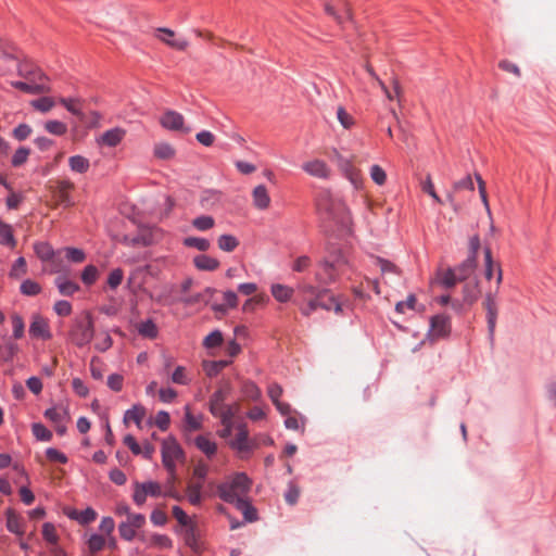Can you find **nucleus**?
<instances>
[{
  "label": "nucleus",
  "mask_w": 556,
  "mask_h": 556,
  "mask_svg": "<svg viewBox=\"0 0 556 556\" xmlns=\"http://www.w3.org/2000/svg\"><path fill=\"white\" fill-rule=\"evenodd\" d=\"M315 204L320 226L326 232L350 228L352 219L349 210L328 190L318 192Z\"/></svg>",
  "instance_id": "nucleus-1"
},
{
  "label": "nucleus",
  "mask_w": 556,
  "mask_h": 556,
  "mask_svg": "<svg viewBox=\"0 0 556 556\" xmlns=\"http://www.w3.org/2000/svg\"><path fill=\"white\" fill-rule=\"evenodd\" d=\"M251 485L252 480L244 472H238L230 481L217 486L218 496L227 503L236 504L238 501L245 500Z\"/></svg>",
  "instance_id": "nucleus-2"
},
{
  "label": "nucleus",
  "mask_w": 556,
  "mask_h": 556,
  "mask_svg": "<svg viewBox=\"0 0 556 556\" xmlns=\"http://www.w3.org/2000/svg\"><path fill=\"white\" fill-rule=\"evenodd\" d=\"M345 267H350V263L342 253H339L332 261L319 262L315 271V280L320 286H328L345 273Z\"/></svg>",
  "instance_id": "nucleus-3"
},
{
  "label": "nucleus",
  "mask_w": 556,
  "mask_h": 556,
  "mask_svg": "<svg viewBox=\"0 0 556 556\" xmlns=\"http://www.w3.org/2000/svg\"><path fill=\"white\" fill-rule=\"evenodd\" d=\"M317 308H323L325 311L333 309L337 314L342 311L341 303H339L326 288H323L320 294L315 298L307 299V304L300 306L301 313L305 316H311Z\"/></svg>",
  "instance_id": "nucleus-4"
},
{
  "label": "nucleus",
  "mask_w": 556,
  "mask_h": 556,
  "mask_svg": "<svg viewBox=\"0 0 556 556\" xmlns=\"http://www.w3.org/2000/svg\"><path fill=\"white\" fill-rule=\"evenodd\" d=\"M185 459V453L174 438H167L162 443V463L168 473L176 469V463Z\"/></svg>",
  "instance_id": "nucleus-5"
},
{
  "label": "nucleus",
  "mask_w": 556,
  "mask_h": 556,
  "mask_svg": "<svg viewBox=\"0 0 556 556\" xmlns=\"http://www.w3.org/2000/svg\"><path fill=\"white\" fill-rule=\"evenodd\" d=\"M228 444L242 459L248 458L252 451L257 447V444L249 438V431L244 424L237 426V434Z\"/></svg>",
  "instance_id": "nucleus-6"
},
{
  "label": "nucleus",
  "mask_w": 556,
  "mask_h": 556,
  "mask_svg": "<svg viewBox=\"0 0 556 556\" xmlns=\"http://www.w3.org/2000/svg\"><path fill=\"white\" fill-rule=\"evenodd\" d=\"M132 501L137 506H142L148 496L159 497L163 496V486L156 481H135L132 484Z\"/></svg>",
  "instance_id": "nucleus-7"
},
{
  "label": "nucleus",
  "mask_w": 556,
  "mask_h": 556,
  "mask_svg": "<svg viewBox=\"0 0 556 556\" xmlns=\"http://www.w3.org/2000/svg\"><path fill=\"white\" fill-rule=\"evenodd\" d=\"M93 337V323L89 316L77 321L70 332L71 341L78 348L87 345Z\"/></svg>",
  "instance_id": "nucleus-8"
},
{
  "label": "nucleus",
  "mask_w": 556,
  "mask_h": 556,
  "mask_svg": "<svg viewBox=\"0 0 556 556\" xmlns=\"http://www.w3.org/2000/svg\"><path fill=\"white\" fill-rule=\"evenodd\" d=\"M75 185L68 179L58 180L52 189L53 198L56 204L70 207L74 205L71 192L74 190Z\"/></svg>",
  "instance_id": "nucleus-9"
},
{
  "label": "nucleus",
  "mask_w": 556,
  "mask_h": 556,
  "mask_svg": "<svg viewBox=\"0 0 556 556\" xmlns=\"http://www.w3.org/2000/svg\"><path fill=\"white\" fill-rule=\"evenodd\" d=\"M155 36L159 40L178 51H185L189 46L187 39L182 37L176 38L174 30L169 28H157Z\"/></svg>",
  "instance_id": "nucleus-10"
},
{
  "label": "nucleus",
  "mask_w": 556,
  "mask_h": 556,
  "mask_svg": "<svg viewBox=\"0 0 556 556\" xmlns=\"http://www.w3.org/2000/svg\"><path fill=\"white\" fill-rule=\"evenodd\" d=\"M451 332V320L445 315L433 316L430 320V336L433 339L445 338Z\"/></svg>",
  "instance_id": "nucleus-11"
},
{
  "label": "nucleus",
  "mask_w": 556,
  "mask_h": 556,
  "mask_svg": "<svg viewBox=\"0 0 556 556\" xmlns=\"http://www.w3.org/2000/svg\"><path fill=\"white\" fill-rule=\"evenodd\" d=\"M482 305L486 311L489 334L491 338H493L497 319V305L495 294L488 293Z\"/></svg>",
  "instance_id": "nucleus-12"
},
{
  "label": "nucleus",
  "mask_w": 556,
  "mask_h": 556,
  "mask_svg": "<svg viewBox=\"0 0 556 556\" xmlns=\"http://www.w3.org/2000/svg\"><path fill=\"white\" fill-rule=\"evenodd\" d=\"M160 124L162 127L168 130H184L185 118L180 113L173 110H167L160 117Z\"/></svg>",
  "instance_id": "nucleus-13"
},
{
  "label": "nucleus",
  "mask_w": 556,
  "mask_h": 556,
  "mask_svg": "<svg viewBox=\"0 0 556 556\" xmlns=\"http://www.w3.org/2000/svg\"><path fill=\"white\" fill-rule=\"evenodd\" d=\"M302 169L311 176L326 179L330 175V169L321 160H312L302 165Z\"/></svg>",
  "instance_id": "nucleus-14"
},
{
  "label": "nucleus",
  "mask_w": 556,
  "mask_h": 556,
  "mask_svg": "<svg viewBox=\"0 0 556 556\" xmlns=\"http://www.w3.org/2000/svg\"><path fill=\"white\" fill-rule=\"evenodd\" d=\"M29 333L35 338H41L43 340L50 339L51 332L49 330V324L47 319L39 315H35L29 326Z\"/></svg>",
  "instance_id": "nucleus-15"
},
{
  "label": "nucleus",
  "mask_w": 556,
  "mask_h": 556,
  "mask_svg": "<svg viewBox=\"0 0 556 556\" xmlns=\"http://www.w3.org/2000/svg\"><path fill=\"white\" fill-rule=\"evenodd\" d=\"M125 134L126 131L118 127L109 129L98 138V143L101 146L114 148L122 142Z\"/></svg>",
  "instance_id": "nucleus-16"
},
{
  "label": "nucleus",
  "mask_w": 556,
  "mask_h": 556,
  "mask_svg": "<svg viewBox=\"0 0 556 556\" xmlns=\"http://www.w3.org/2000/svg\"><path fill=\"white\" fill-rule=\"evenodd\" d=\"M36 255L43 262L51 261L53 263V267L51 269L52 273L61 271L60 266L54 262L55 252L53 248L47 242H38L34 245Z\"/></svg>",
  "instance_id": "nucleus-17"
},
{
  "label": "nucleus",
  "mask_w": 556,
  "mask_h": 556,
  "mask_svg": "<svg viewBox=\"0 0 556 556\" xmlns=\"http://www.w3.org/2000/svg\"><path fill=\"white\" fill-rule=\"evenodd\" d=\"M18 75L27 79L28 81L47 83L48 78L41 71L28 63H21L17 67Z\"/></svg>",
  "instance_id": "nucleus-18"
},
{
  "label": "nucleus",
  "mask_w": 556,
  "mask_h": 556,
  "mask_svg": "<svg viewBox=\"0 0 556 556\" xmlns=\"http://www.w3.org/2000/svg\"><path fill=\"white\" fill-rule=\"evenodd\" d=\"M253 205L261 211L270 206V197L264 185L256 186L252 191Z\"/></svg>",
  "instance_id": "nucleus-19"
},
{
  "label": "nucleus",
  "mask_w": 556,
  "mask_h": 556,
  "mask_svg": "<svg viewBox=\"0 0 556 556\" xmlns=\"http://www.w3.org/2000/svg\"><path fill=\"white\" fill-rule=\"evenodd\" d=\"M12 86L26 93L37 94L50 91V87L47 83L38 81H13Z\"/></svg>",
  "instance_id": "nucleus-20"
},
{
  "label": "nucleus",
  "mask_w": 556,
  "mask_h": 556,
  "mask_svg": "<svg viewBox=\"0 0 556 556\" xmlns=\"http://www.w3.org/2000/svg\"><path fill=\"white\" fill-rule=\"evenodd\" d=\"M374 263L377 267H379L386 282H392V278L400 275L399 268L393 263L387 260H383L381 257H375Z\"/></svg>",
  "instance_id": "nucleus-21"
},
{
  "label": "nucleus",
  "mask_w": 556,
  "mask_h": 556,
  "mask_svg": "<svg viewBox=\"0 0 556 556\" xmlns=\"http://www.w3.org/2000/svg\"><path fill=\"white\" fill-rule=\"evenodd\" d=\"M5 516H7L8 530L14 534L23 535V533H24L23 519L13 509H8L5 513Z\"/></svg>",
  "instance_id": "nucleus-22"
},
{
  "label": "nucleus",
  "mask_w": 556,
  "mask_h": 556,
  "mask_svg": "<svg viewBox=\"0 0 556 556\" xmlns=\"http://www.w3.org/2000/svg\"><path fill=\"white\" fill-rule=\"evenodd\" d=\"M229 393V387L226 386L224 388H220L216 390L210 400V412L212 415L217 413L219 409H222L226 404L224 403L227 399V395Z\"/></svg>",
  "instance_id": "nucleus-23"
},
{
  "label": "nucleus",
  "mask_w": 556,
  "mask_h": 556,
  "mask_svg": "<svg viewBox=\"0 0 556 556\" xmlns=\"http://www.w3.org/2000/svg\"><path fill=\"white\" fill-rule=\"evenodd\" d=\"M477 260L475 255H469L459 266L454 268L459 281L467 279L475 270Z\"/></svg>",
  "instance_id": "nucleus-24"
},
{
  "label": "nucleus",
  "mask_w": 556,
  "mask_h": 556,
  "mask_svg": "<svg viewBox=\"0 0 556 556\" xmlns=\"http://www.w3.org/2000/svg\"><path fill=\"white\" fill-rule=\"evenodd\" d=\"M54 283L59 292L64 296H72L79 290V286L76 282L68 280L63 276L56 277Z\"/></svg>",
  "instance_id": "nucleus-25"
},
{
  "label": "nucleus",
  "mask_w": 556,
  "mask_h": 556,
  "mask_svg": "<svg viewBox=\"0 0 556 556\" xmlns=\"http://www.w3.org/2000/svg\"><path fill=\"white\" fill-rule=\"evenodd\" d=\"M194 266L200 270L213 271L219 267L218 260L205 254H200L193 258Z\"/></svg>",
  "instance_id": "nucleus-26"
},
{
  "label": "nucleus",
  "mask_w": 556,
  "mask_h": 556,
  "mask_svg": "<svg viewBox=\"0 0 556 556\" xmlns=\"http://www.w3.org/2000/svg\"><path fill=\"white\" fill-rule=\"evenodd\" d=\"M195 446L204 453L207 457L215 455L217 445L206 435H199L194 440Z\"/></svg>",
  "instance_id": "nucleus-27"
},
{
  "label": "nucleus",
  "mask_w": 556,
  "mask_h": 556,
  "mask_svg": "<svg viewBox=\"0 0 556 556\" xmlns=\"http://www.w3.org/2000/svg\"><path fill=\"white\" fill-rule=\"evenodd\" d=\"M222 200V192L215 189H206L201 193L200 203L203 207L208 208L218 204Z\"/></svg>",
  "instance_id": "nucleus-28"
},
{
  "label": "nucleus",
  "mask_w": 556,
  "mask_h": 556,
  "mask_svg": "<svg viewBox=\"0 0 556 556\" xmlns=\"http://www.w3.org/2000/svg\"><path fill=\"white\" fill-rule=\"evenodd\" d=\"M169 477L163 488V496H167L174 498L176 501H181L182 495L176 489L177 475L176 469H174L173 473H168Z\"/></svg>",
  "instance_id": "nucleus-29"
},
{
  "label": "nucleus",
  "mask_w": 556,
  "mask_h": 556,
  "mask_svg": "<svg viewBox=\"0 0 556 556\" xmlns=\"http://www.w3.org/2000/svg\"><path fill=\"white\" fill-rule=\"evenodd\" d=\"M273 296L281 303L288 302L292 295H293V289L281 285V283H274L270 288Z\"/></svg>",
  "instance_id": "nucleus-30"
},
{
  "label": "nucleus",
  "mask_w": 556,
  "mask_h": 556,
  "mask_svg": "<svg viewBox=\"0 0 556 556\" xmlns=\"http://www.w3.org/2000/svg\"><path fill=\"white\" fill-rule=\"evenodd\" d=\"M321 290L323 288L320 289L306 281H302L298 286V291L302 296L303 305L307 304V299L315 298L316 295L320 294Z\"/></svg>",
  "instance_id": "nucleus-31"
},
{
  "label": "nucleus",
  "mask_w": 556,
  "mask_h": 556,
  "mask_svg": "<svg viewBox=\"0 0 556 556\" xmlns=\"http://www.w3.org/2000/svg\"><path fill=\"white\" fill-rule=\"evenodd\" d=\"M202 482H190L187 485L186 492L188 501L191 505L198 506L202 502Z\"/></svg>",
  "instance_id": "nucleus-32"
},
{
  "label": "nucleus",
  "mask_w": 556,
  "mask_h": 556,
  "mask_svg": "<svg viewBox=\"0 0 556 556\" xmlns=\"http://www.w3.org/2000/svg\"><path fill=\"white\" fill-rule=\"evenodd\" d=\"M0 244L8 245L11 249L16 245L12 227L3 222H0Z\"/></svg>",
  "instance_id": "nucleus-33"
},
{
  "label": "nucleus",
  "mask_w": 556,
  "mask_h": 556,
  "mask_svg": "<svg viewBox=\"0 0 556 556\" xmlns=\"http://www.w3.org/2000/svg\"><path fill=\"white\" fill-rule=\"evenodd\" d=\"M185 429L187 431H197L202 428V416H194L191 414L190 406H185Z\"/></svg>",
  "instance_id": "nucleus-34"
},
{
  "label": "nucleus",
  "mask_w": 556,
  "mask_h": 556,
  "mask_svg": "<svg viewBox=\"0 0 556 556\" xmlns=\"http://www.w3.org/2000/svg\"><path fill=\"white\" fill-rule=\"evenodd\" d=\"M79 102L80 101L78 99H72V98H61L60 99V103L63 104L68 112L76 115L81 122H85L86 115L83 113V111L79 106Z\"/></svg>",
  "instance_id": "nucleus-35"
},
{
  "label": "nucleus",
  "mask_w": 556,
  "mask_h": 556,
  "mask_svg": "<svg viewBox=\"0 0 556 556\" xmlns=\"http://www.w3.org/2000/svg\"><path fill=\"white\" fill-rule=\"evenodd\" d=\"M68 165L73 172H76L79 174L86 173L90 167L89 160L83 155L71 156L68 159Z\"/></svg>",
  "instance_id": "nucleus-36"
},
{
  "label": "nucleus",
  "mask_w": 556,
  "mask_h": 556,
  "mask_svg": "<svg viewBox=\"0 0 556 556\" xmlns=\"http://www.w3.org/2000/svg\"><path fill=\"white\" fill-rule=\"evenodd\" d=\"M217 245L222 251L232 252L239 245V240L232 235H222L217 239Z\"/></svg>",
  "instance_id": "nucleus-37"
},
{
  "label": "nucleus",
  "mask_w": 556,
  "mask_h": 556,
  "mask_svg": "<svg viewBox=\"0 0 556 556\" xmlns=\"http://www.w3.org/2000/svg\"><path fill=\"white\" fill-rule=\"evenodd\" d=\"M154 155L161 160H170L175 156V149L166 142H160L154 146Z\"/></svg>",
  "instance_id": "nucleus-38"
},
{
  "label": "nucleus",
  "mask_w": 556,
  "mask_h": 556,
  "mask_svg": "<svg viewBox=\"0 0 556 556\" xmlns=\"http://www.w3.org/2000/svg\"><path fill=\"white\" fill-rule=\"evenodd\" d=\"M137 330L144 338L154 339L157 337V327L151 319L140 323Z\"/></svg>",
  "instance_id": "nucleus-39"
},
{
  "label": "nucleus",
  "mask_w": 556,
  "mask_h": 556,
  "mask_svg": "<svg viewBox=\"0 0 556 556\" xmlns=\"http://www.w3.org/2000/svg\"><path fill=\"white\" fill-rule=\"evenodd\" d=\"M235 505L242 511L247 521L251 522L257 519L256 509L247 500L238 501Z\"/></svg>",
  "instance_id": "nucleus-40"
},
{
  "label": "nucleus",
  "mask_w": 556,
  "mask_h": 556,
  "mask_svg": "<svg viewBox=\"0 0 556 556\" xmlns=\"http://www.w3.org/2000/svg\"><path fill=\"white\" fill-rule=\"evenodd\" d=\"M184 244L189 248H194L201 252H205L210 249L211 243L207 239L198 237H187L184 239Z\"/></svg>",
  "instance_id": "nucleus-41"
},
{
  "label": "nucleus",
  "mask_w": 556,
  "mask_h": 556,
  "mask_svg": "<svg viewBox=\"0 0 556 556\" xmlns=\"http://www.w3.org/2000/svg\"><path fill=\"white\" fill-rule=\"evenodd\" d=\"M191 224L195 229L200 231H206L214 227L215 220L212 216L201 215L195 217Z\"/></svg>",
  "instance_id": "nucleus-42"
},
{
  "label": "nucleus",
  "mask_w": 556,
  "mask_h": 556,
  "mask_svg": "<svg viewBox=\"0 0 556 556\" xmlns=\"http://www.w3.org/2000/svg\"><path fill=\"white\" fill-rule=\"evenodd\" d=\"M242 393L243 395L252 401H257L261 397V390L252 381H244L242 384Z\"/></svg>",
  "instance_id": "nucleus-43"
},
{
  "label": "nucleus",
  "mask_w": 556,
  "mask_h": 556,
  "mask_svg": "<svg viewBox=\"0 0 556 556\" xmlns=\"http://www.w3.org/2000/svg\"><path fill=\"white\" fill-rule=\"evenodd\" d=\"M223 341V333L219 330H214L204 338L203 345L206 349H215L217 346H220Z\"/></svg>",
  "instance_id": "nucleus-44"
},
{
  "label": "nucleus",
  "mask_w": 556,
  "mask_h": 556,
  "mask_svg": "<svg viewBox=\"0 0 556 556\" xmlns=\"http://www.w3.org/2000/svg\"><path fill=\"white\" fill-rule=\"evenodd\" d=\"M98 276H99L98 268L93 265H88L84 268V270L81 273V281L86 286H91L97 281Z\"/></svg>",
  "instance_id": "nucleus-45"
},
{
  "label": "nucleus",
  "mask_w": 556,
  "mask_h": 556,
  "mask_svg": "<svg viewBox=\"0 0 556 556\" xmlns=\"http://www.w3.org/2000/svg\"><path fill=\"white\" fill-rule=\"evenodd\" d=\"M421 190L426 193H428L437 203L441 204L442 200L435 192L431 175L427 174L426 178L420 184Z\"/></svg>",
  "instance_id": "nucleus-46"
},
{
  "label": "nucleus",
  "mask_w": 556,
  "mask_h": 556,
  "mask_svg": "<svg viewBox=\"0 0 556 556\" xmlns=\"http://www.w3.org/2000/svg\"><path fill=\"white\" fill-rule=\"evenodd\" d=\"M268 301V298L265 294H257L249 300H247L242 306L244 312H253L256 306L264 305Z\"/></svg>",
  "instance_id": "nucleus-47"
},
{
  "label": "nucleus",
  "mask_w": 556,
  "mask_h": 556,
  "mask_svg": "<svg viewBox=\"0 0 556 556\" xmlns=\"http://www.w3.org/2000/svg\"><path fill=\"white\" fill-rule=\"evenodd\" d=\"M370 178L378 186H383L387 180V174L380 165H372L369 170Z\"/></svg>",
  "instance_id": "nucleus-48"
},
{
  "label": "nucleus",
  "mask_w": 556,
  "mask_h": 556,
  "mask_svg": "<svg viewBox=\"0 0 556 556\" xmlns=\"http://www.w3.org/2000/svg\"><path fill=\"white\" fill-rule=\"evenodd\" d=\"M40 291H41L40 285L34 280L27 279V280L23 281L21 285V292L25 295H29V296L37 295L40 293Z\"/></svg>",
  "instance_id": "nucleus-49"
},
{
  "label": "nucleus",
  "mask_w": 556,
  "mask_h": 556,
  "mask_svg": "<svg viewBox=\"0 0 556 556\" xmlns=\"http://www.w3.org/2000/svg\"><path fill=\"white\" fill-rule=\"evenodd\" d=\"M457 281H459L457 278V274L452 268L446 269L444 273L440 275V282L445 288H453Z\"/></svg>",
  "instance_id": "nucleus-50"
},
{
  "label": "nucleus",
  "mask_w": 556,
  "mask_h": 556,
  "mask_svg": "<svg viewBox=\"0 0 556 556\" xmlns=\"http://www.w3.org/2000/svg\"><path fill=\"white\" fill-rule=\"evenodd\" d=\"M29 153H30L29 149H27L25 147L18 148L12 156L11 164L14 167L22 166L27 161Z\"/></svg>",
  "instance_id": "nucleus-51"
},
{
  "label": "nucleus",
  "mask_w": 556,
  "mask_h": 556,
  "mask_svg": "<svg viewBox=\"0 0 556 556\" xmlns=\"http://www.w3.org/2000/svg\"><path fill=\"white\" fill-rule=\"evenodd\" d=\"M45 128L52 135L62 136L67 131V126L60 121H48Z\"/></svg>",
  "instance_id": "nucleus-52"
},
{
  "label": "nucleus",
  "mask_w": 556,
  "mask_h": 556,
  "mask_svg": "<svg viewBox=\"0 0 556 556\" xmlns=\"http://www.w3.org/2000/svg\"><path fill=\"white\" fill-rule=\"evenodd\" d=\"M31 106L36 110L46 113L49 112L54 106V101L52 98L43 97L40 99L33 100L30 102Z\"/></svg>",
  "instance_id": "nucleus-53"
},
{
  "label": "nucleus",
  "mask_w": 556,
  "mask_h": 556,
  "mask_svg": "<svg viewBox=\"0 0 556 556\" xmlns=\"http://www.w3.org/2000/svg\"><path fill=\"white\" fill-rule=\"evenodd\" d=\"M105 546V539L99 534H92L88 540V549L94 554L100 552Z\"/></svg>",
  "instance_id": "nucleus-54"
},
{
  "label": "nucleus",
  "mask_w": 556,
  "mask_h": 556,
  "mask_svg": "<svg viewBox=\"0 0 556 556\" xmlns=\"http://www.w3.org/2000/svg\"><path fill=\"white\" fill-rule=\"evenodd\" d=\"M144 417V408L141 406H134L131 409H128L125 414V421L128 420L135 421L138 426Z\"/></svg>",
  "instance_id": "nucleus-55"
},
{
  "label": "nucleus",
  "mask_w": 556,
  "mask_h": 556,
  "mask_svg": "<svg viewBox=\"0 0 556 556\" xmlns=\"http://www.w3.org/2000/svg\"><path fill=\"white\" fill-rule=\"evenodd\" d=\"M65 256L73 263H83L86 258V254L83 250L77 248H65L64 250Z\"/></svg>",
  "instance_id": "nucleus-56"
},
{
  "label": "nucleus",
  "mask_w": 556,
  "mask_h": 556,
  "mask_svg": "<svg viewBox=\"0 0 556 556\" xmlns=\"http://www.w3.org/2000/svg\"><path fill=\"white\" fill-rule=\"evenodd\" d=\"M345 176L354 185L355 188H359L362 186L361 172L357 168H355L353 165H351V164L346 165Z\"/></svg>",
  "instance_id": "nucleus-57"
},
{
  "label": "nucleus",
  "mask_w": 556,
  "mask_h": 556,
  "mask_svg": "<svg viewBox=\"0 0 556 556\" xmlns=\"http://www.w3.org/2000/svg\"><path fill=\"white\" fill-rule=\"evenodd\" d=\"M31 430H33V434L36 437V439H38L40 441H50L52 438L51 431L48 430L41 424H34Z\"/></svg>",
  "instance_id": "nucleus-58"
},
{
  "label": "nucleus",
  "mask_w": 556,
  "mask_h": 556,
  "mask_svg": "<svg viewBox=\"0 0 556 556\" xmlns=\"http://www.w3.org/2000/svg\"><path fill=\"white\" fill-rule=\"evenodd\" d=\"M27 271V265H26V261L24 257H18L12 268H11V271H10V276L11 277H14V278H18L23 275H25Z\"/></svg>",
  "instance_id": "nucleus-59"
},
{
  "label": "nucleus",
  "mask_w": 556,
  "mask_h": 556,
  "mask_svg": "<svg viewBox=\"0 0 556 556\" xmlns=\"http://www.w3.org/2000/svg\"><path fill=\"white\" fill-rule=\"evenodd\" d=\"M113 340L111 336L108 332H103L98 336L97 342L94 344V348L99 352H105L112 346Z\"/></svg>",
  "instance_id": "nucleus-60"
},
{
  "label": "nucleus",
  "mask_w": 556,
  "mask_h": 556,
  "mask_svg": "<svg viewBox=\"0 0 556 556\" xmlns=\"http://www.w3.org/2000/svg\"><path fill=\"white\" fill-rule=\"evenodd\" d=\"M124 273L121 268L113 269L108 277V286L111 289H116L123 281Z\"/></svg>",
  "instance_id": "nucleus-61"
},
{
  "label": "nucleus",
  "mask_w": 556,
  "mask_h": 556,
  "mask_svg": "<svg viewBox=\"0 0 556 556\" xmlns=\"http://www.w3.org/2000/svg\"><path fill=\"white\" fill-rule=\"evenodd\" d=\"M66 415V412L63 408L52 407L45 412V417L49 420L59 424L61 422Z\"/></svg>",
  "instance_id": "nucleus-62"
},
{
  "label": "nucleus",
  "mask_w": 556,
  "mask_h": 556,
  "mask_svg": "<svg viewBox=\"0 0 556 556\" xmlns=\"http://www.w3.org/2000/svg\"><path fill=\"white\" fill-rule=\"evenodd\" d=\"M24 197L21 193L14 192L13 188L9 191V195L5 200V204L9 210H16L20 204L23 202Z\"/></svg>",
  "instance_id": "nucleus-63"
},
{
  "label": "nucleus",
  "mask_w": 556,
  "mask_h": 556,
  "mask_svg": "<svg viewBox=\"0 0 556 556\" xmlns=\"http://www.w3.org/2000/svg\"><path fill=\"white\" fill-rule=\"evenodd\" d=\"M337 117L340 124L346 129L351 128L354 124V118L352 115H350L342 106L338 108Z\"/></svg>",
  "instance_id": "nucleus-64"
}]
</instances>
